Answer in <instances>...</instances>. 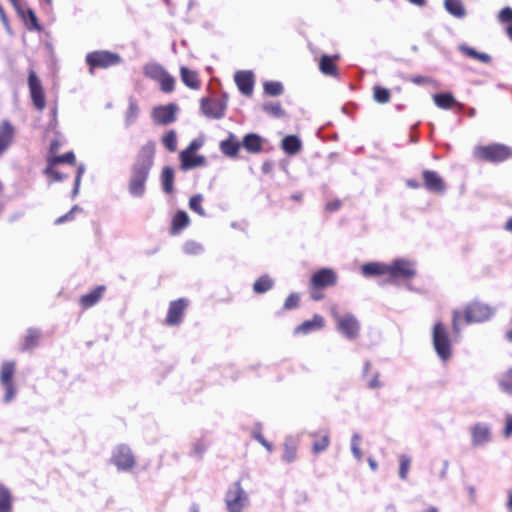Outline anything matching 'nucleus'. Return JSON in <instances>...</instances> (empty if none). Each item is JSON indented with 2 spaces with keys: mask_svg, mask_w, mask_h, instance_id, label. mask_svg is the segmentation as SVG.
<instances>
[{
  "mask_svg": "<svg viewBox=\"0 0 512 512\" xmlns=\"http://www.w3.org/2000/svg\"><path fill=\"white\" fill-rule=\"evenodd\" d=\"M15 372V363L12 361H5L0 369V382L1 385L13 383L12 378Z\"/></svg>",
  "mask_w": 512,
  "mask_h": 512,
  "instance_id": "obj_30",
  "label": "nucleus"
},
{
  "mask_svg": "<svg viewBox=\"0 0 512 512\" xmlns=\"http://www.w3.org/2000/svg\"><path fill=\"white\" fill-rule=\"evenodd\" d=\"M203 197L202 195H195L189 201V207L191 210L199 214L200 216H205L204 209L202 207Z\"/></svg>",
  "mask_w": 512,
  "mask_h": 512,
  "instance_id": "obj_43",
  "label": "nucleus"
},
{
  "mask_svg": "<svg viewBox=\"0 0 512 512\" xmlns=\"http://www.w3.org/2000/svg\"><path fill=\"white\" fill-rule=\"evenodd\" d=\"M201 111L208 118L221 119L225 115L226 103L221 99L203 98Z\"/></svg>",
  "mask_w": 512,
  "mask_h": 512,
  "instance_id": "obj_10",
  "label": "nucleus"
},
{
  "mask_svg": "<svg viewBox=\"0 0 512 512\" xmlns=\"http://www.w3.org/2000/svg\"><path fill=\"white\" fill-rule=\"evenodd\" d=\"M298 302H299V297L297 294H291L289 295V297L286 299L285 301V304H284V307L286 309H292L294 307H296L298 305Z\"/></svg>",
  "mask_w": 512,
  "mask_h": 512,
  "instance_id": "obj_54",
  "label": "nucleus"
},
{
  "mask_svg": "<svg viewBox=\"0 0 512 512\" xmlns=\"http://www.w3.org/2000/svg\"><path fill=\"white\" fill-rule=\"evenodd\" d=\"M202 146V141L200 140H193L190 145L187 147V149L183 150L179 157L181 161V169L182 170H189L192 168H195L196 163H190L188 162L189 153H195L200 147Z\"/></svg>",
  "mask_w": 512,
  "mask_h": 512,
  "instance_id": "obj_21",
  "label": "nucleus"
},
{
  "mask_svg": "<svg viewBox=\"0 0 512 512\" xmlns=\"http://www.w3.org/2000/svg\"><path fill=\"white\" fill-rule=\"evenodd\" d=\"M176 104H167L154 107L151 113L154 123L160 125H168L176 120L178 112Z\"/></svg>",
  "mask_w": 512,
  "mask_h": 512,
  "instance_id": "obj_9",
  "label": "nucleus"
},
{
  "mask_svg": "<svg viewBox=\"0 0 512 512\" xmlns=\"http://www.w3.org/2000/svg\"><path fill=\"white\" fill-rule=\"evenodd\" d=\"M86 61L92 71L95 67L107 68L117 65L120 63L121 58L118 54L108 51H95L86 56Z\"/></svg>",
  "mask_w": 512,
  "mask_h": 512,
  "instance_id": "obj_7",
  "label": "nucleus"
},
{
  "mask_svg": "<svg viewBox=\"0 0 512 512\" xmlns=\"http://www.w3.org/2000/svg\"><path fill=\"white\" fill-rule=\"evenodd\" d=\"M340 206V202L339 201H334V202H330L326 205V208L327 210L329 211H335L339 208Z\"/></svg>",
  "mask_w": 512,
  "mask_h": 512,
  "instance_id": "obj_62",
  "label": "nucleus"
},
{
  "mask_svg": "<svg viewBox=\"0 0 512 512\" xmlns=\"http://www.w3.org/2000/svg\"><path fill=\"white\" fill-rule=\"evenodd\" d=\"M263 109L267 113L274 115V116H281L283 114L281 105L278 102L265 103L263 105Z\"/></svg>",
  "mask_w": 512,
  "mask_h": 512,
  "instance_id": "obj_47",
  "label": "nucleus"
},
{
  "mask_svg": "<svg viewBox=\"0 0 512 512\" xmlns=\"http://www.w3.org/2000/svg\"><path fill=\"white\" fill-rule=\"evenodd\" d=\"M188 160L190 163H196L195 167L205 164V158L203 156L195 155V153H189Z\"/></svg>",
  "mask_w": 512,
  "mask_h": 512,
  "instance_id": "obj_55",
  "label": "nucleus"
},
{
  "mask_svg": "<svg viewBox=\"0 0 512 512\" xmlns=\"http://www.w3.org/2000/svg\"><path fill=\"white\" fill-rule=\"evenodd\" d=\"M143 73L146 77L157 81L163 92L170 93L174 90L175 79L161 65L148 63L144 66Z\"/></svg>",
  "mask_w": 512,
  "mask_h": 512,
  "instance_id": "obj_4",
  "label": "nucleus"
},
{
  "mask_svg": "<svg viewBox=\"0 0 512 512\" xmlns=\"http://www.w3.org/2000/svg\"><path fill=\"white\" fill-rule=\"evenodd\" d=\"M265 93L271 96H278L283 92V86L278 81H270L264 84Z\"/></svg>",
  "mask_w": 512,
  "mask_h": 512,
  "instance_id": "obj_42",
  "label": "nucleus"
},
{
  "mask_svg": "<svg viewBox=\"0 0 512 512\" xmlns=\"http://www.w3.org/2000/svg\"><path fill=\"white\" fill-rule=\"evenodd\" d=\"M336 282V275L330 269H321L312 277L311 283L315 288H323L333 285Z\"/></svg>",
  "mask_w": 512,
  "mask_h": 512,
  "instance_id": "obj_16",
  "label": "nucleus"
},
{
  "mask_svg": "<svg viewBox=\"0 0 512 512\" xmlns=\"http://www.w3.org/2000/svg\"><path fill=\"white\" fill-rule=\"evenodd\" d=\"M434 103L437 107L441 109H449L453 105H457L459 108H462L463 105L458 103L451 93H441L435 94L433 96Z\"/></svg>",
  "mask_w": 512,
  "mask_h": 512,
  "instance_id": "obj_25",
  "label": "nucleus"
},
{
  "mask_svg": "<svg viewBox=\"0 0 512 512\" xmlns=\"http://www.w3.org/2000/svg\"><path fill=\"white\" fill-rule=\"evenodd\" d=\"M499 385L503 391L512 394V369L501 377Z\"/></svg>",
  "mask_w": 512,
  "mask_h": 512,
  "instance_id": "obj_44",
  "label": "nucleus"
},
{
  "mask_svg": "<svg viewBox=\"0 0 512 512\" xmlns=\"http://www.w3.org/2000/svg\"><path fill=\"white\" fill-rule=\"evenodd\" d=\"M235 82L239 90L246 96H250L253 92L254 79L250 71H238L235 74Z\"/></svg>",
  "mask_w": 512,
  "mask_h": 512,
  "instance_id": "obj_14",
  "label": "nucleus"
},
{
  "mask_svg": "<svg viewBox=\"0 0 512 512\" xmlns=\"http://www.w3.org/2000/svg\"><path fill=\"white\" fill-rule=\"evenodd\" d=\"M45 106V98L43 89L38 79L34 76V107L43 109Z\"/></svg>",
  "mask_w": 512,
  "mask_h": 512,
  "instance_id": "obj_37",
  "label": "nucleus"
},
{
  "mask_svg": "<svg viewBox=\"0 0 512 512\" xmlns=\"http://www.w3.org/2000/svg\"><path fill=\"white\" fill-rule=\"evenodd\" d=\"M173 231L178 232L189 224V217L186 212L179 211L173 218Z\"/></svg>",
  "mask_w": 512,
  "mask_h": 512,
  "instance_id": "obj_38",
  "label": "nucleus"
},
{
  "mask_svg": "<svg viewBox=\"0 0 512 512\" xmlns=\"http://www.w3.org/2000/svg\"><path fill=\"white\" fill-rule=\"evenodd\" d=\"M240 147L241 145L234 134H230L227 139L220 142L221 152L228 157H236Z\"/></svg>",
  "mask_w": 512,
  "mask_h": 512,
  "instance_id": "obj_20",
  "label": "nucleus"
},
{
  "mask_svg": "<svg viewBox=\"0 0 512 512\" xmlns=\"http://www.w3.org/2000/svg\"><path fill=\"white\" fill-rule=\"evenodd\" d=\"M388 273L392 278L408 279L414 276V264L406 260H395L392 264L388 265Z\"/></svg>",
  "mask_w": 512,
  "mask_h": 512,
  "instance_id": "obj_11",
  "label": "nucleus"
},
{
  "mask_svg": "<svg viewBox=\"0 0 512 512\" xmlns=\"http://www.w3.org/2000/svg\"><path fill=\"white\" fill-rule=\"evenodd\" d=\"M14 127L8 122L0 124V156L10 147L13 142Z\"/></svg>",
  "mask_w": 512,
  "mask_h": 512,
  "instance_id": "obj_18",
  "label": "nucleus"
},
{
  "mask_svg": "<svg viewBox=\"0 0 512 512\" xmlns=\"http://www.w3.org/2000/svg\"><path fill=\"white\" fill-rule=\"evenodd\" d=\"M161 179L163 190L170 194L173 191L174 170L171 167H165L162 171Z\"/></svg>",
  "mask_w": 512,
  "mask_h": 512,
  "instance_id": "obj_34",
  "label": "nucleus"
},
{
  "mask_svg": "<svg viewBox=\"0 0 512 512\" xmlns=\"http://www.w3.org/2000/svg\"><path fill=\"white\" fill-rule=\"evenodd\" d=\"M433 344L438 356L446 360L451 355L450 340L442 323H436L433 328Z\"/></svg>",
  "mask_w": 512,
  "mask_h": 512,
  "instance_id": "obj_6",
  "label": "nucleus"
},
{
  "mask_svg": "<svg viewBox=\"0 0 512 512\" xmlns=\"http://www.w3.org/2000/svg\"><path fill=\"white\" fill-rule=\"evenodd\" d=\"M187 307V302L184 299H179L170 304L166 322L169 325L179 324L184 310Z\"/></svg>",
  "mask_w": 512,
  "mask_h": 512,
  "instance_id": "obj_17",
  "label": "nucleus"
},
{
  "mask_svg": "<svg viewBox=\"0 0 512 512\" xmlns=\"http://www.w3.org/2000/svg\"><path fill=\"white\" fill-rule=\"evenodd\" d=\"M243 147L252 153H257L262 149V139L256 134H247L243 139Z\"/></svg>",
  "mask_w": 512,
  "mask_h": 512,
  "instance_id": "obj_29",
  "label": "nucleus"
},
{
  "mask_svg": "<svg viewBox=\"0 0 512 512\" xmlns=\"http://www.w3.org/2000/svg\"><path fill=\"white\" fill-rule=\"evenodd\" d=\"M2 386L5 390L4 402L8 403V402L12 401L13 398L15 397L14 385H13V383H9V384H3Z\"/></svg>",
  "mask_w": 512,
  "mask_h": 512,
  "instance_id": "obj_52",
  "label": "nucleus"
},
{
  "mask_svg": "<svg viewBox=\"0 0 512 512\" xmlns=\"http://www.w3.org/2000/svg\"><path fill=\"white\" fill-rule=\"evenodd\" d=\"M76 211H80V208L78 206H74L70 212H68L67 214H65L64 216H61L59 217L57 220H56V223L57 224H61L63 223L64 221H67V220H71L73 218V214L76 212Z\"/></svg>",
  "mask_w": 512,
  "mask_h": 512,
  "instance_id": "obj_56",
  "label": "nucleus"
},
{
  "mask_svg": "<svg viewBox=\"0 0 512 512\" xmlns=\"http://www.w3.org/2000/svg\"><path fill=\"white\" fill-rule=\"evenodd\" d=\"M329 443H330L329 435L327 433H325L324 435H322V437L320 439H318L314 442L313 452L320 453V452L326 450V448L329 446Z\"/></svg>",
  "mask_w": 512,
  "mask_h": 512,
  "instance_id": "obj_45",
  "label": "nucleus"
},
{
  "mask_svg": "<svg viewBox=\"0 0 512 512\" xmlns=\"http://www.w3.org/2000/svg\"><path fill=\"white\" fill-rule=\"evenodd\" d=\"M181 79L186 86L192 89L199 87L198 75L196 72L189 70L186 67L181 68Z\"/></svg>",
  "mask_w": 512,
  "mask_h": 512,
  "instance_id": "obj_32",
  "label": "nucleus"
},
{
  "mask_svg": "<svg viewBox=\"0 0 512 512\" xmlns=\"http://www.w3.org/2000/svg\"><path fill=\"white\" fill-rule=\"evenodd\" d=\"M60 163H68L70 165L75 164V155L73 152H67L61 156H55L49 159V165L45 170V173L53 178V180L60 181L64 176L56 170V166Z\"/></svg>",
  "mask_w": 512,
  "mask_h": 512,
  "instance_id": "obj_12",
  "label": "nucleus"
},
{
  "mask_svg": "<svg viewBox=\"0 0 512 512\" xmlns=\"http://www.w3.org/2000/svg\"><path fill=\"white\" fill-rule=\"evenodd\" d=\"M334 320L337 324V329L348 339H354L357 337L359 332V322L352 314L339 315L337 312H333Z\"/></svg>",
  "mask_w": 512,
  "mask_h": 512,
  "instance_id": "obj_8",
  "label": "nucleus"
},
{
  "mask_svg": "<svg viewBox=\"0 0 512 512\" xmlns=\"http://www.w3.org/2000/svg\"><path fill=\"white\" fill-rule=\"evenodd\" d=\"M504 434L506 437H509L512 434V415H507L506 417V427Z\"/></svg>",
  "mask_w": 512,
  "mask_h": 512,
  "instance_id": "obj_57",
  "label": "nucleus"
},
{
  "mask_svg": "<svg viewBox=\"0 0 512 512\" xmlns=\"http://www.w3.org/2000/svg\"><path fill=\"white\" fill-rule=\"evenodd\" d=\"M295 459H296L295 445H290L289 443H286L284 453H283V460L286 462H292Z\"/></svg>",
  "mask_w": 512,
  "mask_h": 512,
  "instance_id": "obj_49",
  "label": "nucleus"
},
{
  "mask_svg": "<svg viewBox=\"0 0 512 512\" xmlns=\"http://www.w3.org/2000/svg\"><path fill=\"white\" fill-rule=\"evenodd\" d=\"M28 30H32V9L25 7L22 0H9Z\"/></svg>",
  "mask_w": 512,
  "mask_h": 512,
  "instance_id": "obj_22",
  "label": "nucleus"
},
{
  "mask_svg": "<svg viewBox=\"0 0 512 512\" xmlns=\"http://www.w3.org/2000/svg\"><path fill=\"white\" fill-rule=\"evenodd\" d=\"M229 512H242L249 504L247 493L239 482L234 483L228 490L225 498Z\"/></svg>",
  "mask_w": 512,
  "mask_h": 512,
  "instance_id": "obj_5",
  "label": "nucleus"
},
{
  "mask_svg": "<svg viewBox=\"0 0 512 512\" xmlns=\"http://www.w3.org/2000/svg\"><path fill=\"white\" fill-rule=\"evenodd\" d=\"M425 187L432 192L443 193L445 184L443 179L434 171L426 170L423 172Z\"/></svg>",
  "mask_w": 512,
  "mask_h": 512,
  "instance_id": "obj_15",
  "label": "nucleus"
},
{
  "mask_svg": "<svg viewBox=\"0 0 512 512\" xmlns=\"http://www.w3.org/2000/svg\"><path fill=\"white\" fill-rule=\"evenodd\" d=\"M324 326V319L322 316L315 315L311 320L304 321L301 325L295 328L297 334H307L314 330H318Z\"/></svg>",
  "mask_w": 512,
  "mask_h": 512,
  "instance_id": "obj_23",
  "label": "nucleus"
},
{
  "mask_svg": "<svg viewBox=\"0 0 512 512\" xmlns=\"http://www.w3.org/2000/svg\"><path fill=\"white\" fill-rule=\"evenodd\" d=\"M104 290H105L104 286H99V287L95 288L93 291H91L90 293L83 295L80 299L81 305L85 308H89V307L93 306L102 297Z\"/></svg>",
  "mask_w": 512,
  "mask_h": 512,
  "instance_id": "obj_27",
  "label": "nucleus"
},
{
  "mask_svg": "<svg viewBox=\"0 0 512 512\" xmlns=\"http://www.w3.org/2000/svg\"><path fill=\"white\" fill-rule=\"evenodd\" d=\"M459 51H461L466 56L482 63H489L491 61V57L488 54L478 52L474 48H471L465 44L459 46Z\"/></svg>",
  "mask_w": 512,
  "mask_h": 512,
  "instance_id": "obj_31",
  "label": "nucleus"
},
{
  "mask_svg": "<svg viewBox=\"0 0 512 512\" xmlns=\"http://www.w3.org/2000/svg\"><path fill=\"white\" fill-rule=\"evenodd\" d=\"M319 68L321 72L325 75L335 76L336 75V66L334 64V60L332 57L324 55L322 56Z\"/></svg>",
  "mask_w": 512,
  "mask_h": 512,
  "instance_id": "obj_35",
  "label": "nucleus"
},
{
  "mask_svg": "<svg viewBox=\"0 0 512 512\" xmlns=\"http://www.w3.org/2000/svg\"><path fill=\"white\" fill-rule=\"evenodd\" d=\"M410 467V458L406 455L400 456V469H399V476L402 479H405L407 477L408 471Z\"/></svg>",
  "mask_w": 512,
  "mask_h": 512,
  "instance_id": "obj_48",
  "label": "nucleus"
},
{
  "mask_svg": "<svg viewBox=\"0 0 512 512\" xmlns=\"http://www.w3.org/2000/svg\"><path fill=\"white\" fill-rule=\"evenodd\" d=\"M32 343V333L30 330H27V334H26V337H25V344L23 346V350H26L30 347Z\"/></svg>",
  "mask_w": 512,
  "mask_h": 512,
  "instance_id": "obj_61",
  "label": "nucleus"
},
{
  "mask_svg": "<svg viewBox=\"0 0 512 512\" xmlns=\"http://www.w3.org/2000/svg\"><path fill=\"white\" fill-rule=\"evenodd\" d=\"M411 4L419 7H423L426 5V0H407Z\"/></svg>",
  "mask_w": 512,
  "mask_h": 512,
  "instance_id": "obj_64",
  "label": "nucleus"
},
{
  "mask_svg": "<svg viewBox=\"0 0 512 512\" xmlns=\"http://www.w3.org/2000/svg\"><path fill=\"white\" fill-rule=\"evenodd\" d=\"M27 85L30 90V94L32 95V69L28 70Z\"/></svg>",
  "mask_w": 512,
  "mask_h": 512,
  "instance_id": "obj_63",
  "label": "nucleus"
},
{
  "mask_svg": "<svg viewBox=\"0 0 512 512\" xmlns=\"http://www.w3.org/2000/svg\"><path fill=\"white\" fill-rule=\"evenodd\" d=\"M373 97L378 103H387L390 100V91L386 88L375 86L373 89Z\"/></svg>",
  "mask_w": 512,
  "mask_h": 512,
  "instance_id": "obj_40",
  "label": "nucleus"
},
{
  "mask_svg": "<svg viewBox=\"0 0 512 512\" xmlns=\"http://www.w3.org/2000/svg\"><path fill=\"white\" fill-rule=\"evenodd\" d=\"M388 265L383 263H367L362 266V273L365 276L382 275L388 273Z\"/></svg>",
  "mask_w": 512,
  "mask_h": 512,
  "instance_id": "obj_28",
  "label": "nucleus"
},
{
  "mask_svg": "<svg viewBox=\"0 0 512 512\" xmlns=\"http://www.w3.org/2000/svg\"><path fill=\"white\" fill-rule=\"evenodd\" d=\"M273 285L272 279L268 276H262L254 283L253 289L256 293H264L268 291Z\"/></svg>",
  "mask_w": 512,
  "mask_h": 512,
  "instance_id": "obj_39",
  "label": "nucleus"
},
{
  "mask_svg": "<svg viewBox=\"0 0 512 512\" xmlns=\"http://www.w3.org/2000/svg\"><path fill=\"white\" fill-rule=\"evenodd\" d=\"M411 81H412L413 83H415V84L420 85V84H427V83H430V81H431V80H430L429 78H427V77H423V76H416V77H413V78L411 79Z\"/></svg>",
  "mask_w": 512,
  "mask_h": 512,
  "instance_id": "obj_60",
  "label": "nucleus"
},
{
  "mask_svg": "<svg viewBox=\"0 0 512 512\" xmlns=\"http://www.w3.org/2000/svg\"><path fill=\"white\" fill-rule=\"evenodd\" d=\"M138 116V106L134 101H130L129 107L126 112V121L128 124L132 123Z\"/></svg>",
  "mask_w": 512,
  "mask_h": 512,
  "instance_id": "obj_50",
  "label": "nucleus"
},
{
  "mask_svg": "<svg viewBox=\"0 0 512 512\" xmlns=\"http://www.w3.org/2000/svg\"><path fill=\"white\" fill-rule=\"evenodd\" d=\"M85 172V167L83 164H80L77 168V174H76V177H75V184H74V189H73V197H75L78 192H79V187H80V183H81V178H82V175L84 174Z\"/></svg>",
  "mask_w": 512,
  "mask_h": 512,
  "instance_id": "obj_51",
  "label": "nucleus"
},
{
  "mask_svg": "<svg viewBox=\"0 0 512 512\" xmlns=\"http://www.w3.org/2000/svg\"><path fill=\"white\" fill-rule=\"evenodd\" d=\"M360 441H361V437L359 436V434L355 433L352 436V440H351V450H352L354 457L357 460H361V458H362V453L360 450Z\"/></svg>",
  "mask_w": 512,
  "mask_h": 512,
  "instance_id": "obj_46",
  "label": "nucleus"
},
{
  "mask_svg": "<svg viewBox=\"0 0 512 512\" xmlns=\"http://www.w3.org/2000/svg\"><path fill=\"white\" fill-rule=\"evenodd\" d=\"M445 10L455 18L462 19L467 12L461 0H444Z\"/></svg>",
  "mask_w": 512,
  "mask_h": 512,
  "instance_id": "obj_24",
  "label": "nucleus"
},
{
  "mask_svg": "<svg viewBox=\"0 0 512 512\" xmlns=\"http://www.w3.org/2000/svg\"><path fill=\"white\" fill-rule=\"evenodd\" d=\"M184 251L187 254H198L202 251V246L196 242H187L184 246Z\"/></svg>",
  "mask_w": 512,
  "mask_h": 512,
  "instance_id": "obj_53",
  "label": "nucleus"
},
{
  "mask_svg": "<svg viewBox=\"0 0 512 512\" xmlns=\"http://www.w3.org/2000/svg\"><path fill=\"white\" fill-rule=\"evenodd\" d=\"M381 383L378 380V374H375L369 381H368V387L371 389L379 388L381 387Z\"/></svg>",
  "mask_w": 512,
  "mask_h": 512,
  "instance_id": "obj_58",
  "label": "nucleus"
},
{
  "mask_svg": "<svg viewBox=\"0 0 512 512\" xmlns=\"http://www.w3.org/2000/svg\"><path fill=\"white\" fill-rule=\"evenodd\" d=\"M206 445L202 442H197L194 445V453L198 456L202 455V453L205 451Z\"/></svg>",
  "mask_w": 512,
  "mask_h": 512,
  "instance_id": "obj_59",
  "label": "nucleus"
},
{
  "mask_svg": "<svg viewBox=\"0 0 512 512\" xmlns=\"http://www.w3.org/2000/svg\"><path fill=\"white\" fill-rule=\"evenodd\" d=\"M155 144L146 143L139 151L132 168L129 191L135 197H141L145 192V182L153 165Z\"/></svg>",
  "mask_w": 512,
  "mask_h": 512,
  "instance_id": "obj_1",
  "label": "nucleus"
},
{
  "mask_svg": "<svg viewBox=\"0 0 512 512\" xmlns=\"http://www.w3.org/2000/svg\"><path fill=\"white\" fill-rule=\"evenodd\" d=\"M498 20L501 23H510L506 27V33L509 39L512 41V8L505 7L498 14Z\"/></svg>",
  "mask_w": 512,
  "mask_h": 512,
  "instance_id": "obj_36",
  "label": "nucleus"
},
{
  "mask_svg": "<svg viewBox=\"0 0 512 512\" xmlns=\"http://www.w3.org/2000/svg\"><path fill=\"white\" fill-rule=\"evenodd\" d=\"M163 145L170 151L174 152L177 148V135L176 132L171 130L167 132L163 139H162Z\"/></svg>",
  "mask_w": 512,
  "mask_h": 512,
  "instance_id": "obj_41",
  "label": "nucleus"
},
{
  "mask_svg": "<svg viewBox=\"0 0 512 512\" xmlns=\"http://www.w3.org/2000/svg\"><path fill=\"white\" fill-rule=\"evenodd\" d=\"M282 149L289 155L298 153L301 150L302 144L298 137L294 135L286 136L282 140Z\"/></svg>",
  "mask_w": 512,
  "mask_h": 512,
  "instance_id": "obj_26",
  "label": "nucleus"
},
{
  "mask_svg": "<svg viewBox=\"0 0 512 512\" xmlns=\"http://www.w3.org/2000/svg\"><path fill=\"white\" fill-rule=\"evenodd\" d=\"M0 512H12L10 491L2 484H0Z\"/></svg>",
  "mask_w": 512,
  "mask_h": 512,
  "instance_id": "obj_33",
  "label": "nucleus"
},
{
  "mask_svg": "<svg viewBox=\"0 0 512 512\" xmlns=\"http://www.w3.org/2000/svg\"><path fill=\"white\" fill-rule=\"evenodd\" d=\"M112 460L120 470H126L134 465V457L130 448L120 445L113 453Z\"/></svg>",
  "mask_w": 512,
  "mask_h": 512,
  "instance_id": "obj_13",
  "label": "nucleus"
},
{
  "mask_svg": "<svg viewBox=\"0 0 512 512\" xmlns=\"http://www.w3.org/2000/svg\"><path fill=\"white\" fill-rule=\"evenodd\" d=\"M493 311L487 305L481 303H472L469 305L464 313V317L459 311H455L453 314V330L455 333H459L460 326L463 323L481 322L487 320Z\"/></svg>",
  "mask_w": 512,
  "mask_h": 512,
  "instance_id": "obj_2",
  "label": "nucleus"
},
{
  "mask_svg": "<svg viewBox=\"0 0 512 512\" xmlns=\"http://www.w3.org/2000/svg\"><path fill=\"white\" fill-rule=\"evenodd\" d=\"M473 156L475 159L482 161L502 162L512 157V148L499 143L476 146L473 150Z\"/></svg>",
  "mask_w": 512,
  "mask_h": 512,
  "instance_id": "obj_3",
  "label": "nucleus"
},
{
  "mask_svg": "<svg viewBox=\"0 0 512 512\" xmlns=\"http://www.w3.org/2000/svg\"><path fill=\"white\" fill-rule=\"evenodd\" d=\"M472 443L481 446L490 441V429L487 425L478 423L471 430Z\"/></svg>",
  "mask_w": 512,
  "mask_h": 512,
  "instance_id": "obj_19",
  "label": "nucleus"
}]
</instances>
